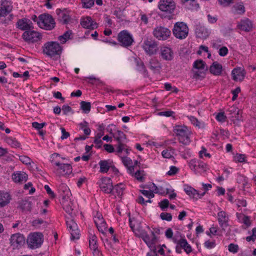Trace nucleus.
Returning <instances> with one entry per match:
<instances>
[{"label":"nucleus","mask_w":256,"mask_h":256,"mask_svg":"<svg viewBox=\"0 0 256 256\" xmlns=\"http://www.w3.org/2000/svg\"><path fill=\"white\" fill-rule=\"evenodd\" d=\"M149 68L155 73H160L162 66L160 61L156 58H152L149 61Z\"/></svg>","instance_id":"a878e982"},{"label":"nucleus","mask_w":256,"mask_h":256,"mask_svg":"<svg viewBox=\"0 0 256 256\" xmlns=\"http://www.w3.org/2000/svg\"><path fill=\"white\" fill-rule=\"evenodd\" d=\"M113 138L117 141L118 144L124 143L126 140V136L123 132L117 130L112 134Z\"/></svg>","instance_id":"473e14b6"},{"label":"nucleus","mask_w":256,"mask_h":256,"mask_svg":"<svg viewBox=\"0 0 256 256\" xmlns=\"http://www.w3.org/2000/svg\"><path fill=\"white\" fill-rule=\"evenodd\" d=\"M129 222L130 226L133 232H134V230H138L140 231L138 228H136V225L138 224V222L134 218H130Z\"/></svg>","instance_id":"603ef678"},{"label":"nucleus","mask_w":256,"mask_h":256,"mask_svg":"<svg viewBox=\"0 0 256 256\" xmlns=\"http://www.w3.org/2000/svg\"><path fill=\"white\" fill-rule=\"evenodd\" d=\"M58 192L60 196L62 198L61 200H64L65 199H68L70 192V189L64 184H62L58 188Z\"/></svg>","instance_id":"7c9ffc66"},{"label":"nucleus","mask_w":256,"mask_h":256,"mask_svg":"<svg viewBox=\"0 0 256 256\" xmlns=\"http://www.w3.org/2000/svg\"><path fill=\"white\" fill-rule=\"evenodd\" d=\"M191 122L195 126L198 128H200V122L196 118L193 116H190L188 117Z\"/></svg>","instance_id":"052dcab7"},{"label":"nucleus","mask_w":256,"mask_h":256,"mask_svg":"<svg viewBox=\"0 0 256 256\" xmlns=\"http://www.w3.org/2000/svg\"><path fill=\"white\" fill-rule=\"evenodd\" d=\"M252 234L246 237V240L247 242H254L256 240V228H252Z\"/></svg>","instance_id":"09e8293b"},{"label":"nucleus","mask_w":256,"mask_h":256,"mask_svg":"<svg viewBox=\"0 0 256 256\" xmlns=\"http://www.w3.org/2000/svg\"><path fill=\"white\" fill-rule=\"evenodd\" d=\"M11 246L14 248H19L25 243V238L23 235L20 234H16L12 236L10 239Z\"/></svg>","instance_id":"f3484780"},{"label":"nucleus","mask_w":256,"mask_h":256,"mask_svg":"<svg viewBox=\"0 0 256 256\" xmlns=\"http://www.w3.org/2000/svg\"><path fill=\"white\" fill-rule=\"evenodd\" d=\"M159 206L162 210H164L169 206V201L167 199H164L159 203Z\"/></svg>","instance_id":"680f3d73"},{"label":"nucleus","mask_w":256,"mask_h":256,"mask_svg":"<svg viewBox=\"0 0 256 256\" xmlns=\"http://www.w3.org/2000/svg\"><path fill=\"white\" fill-rule=\"evenodd\" d=\"M142 48L148 54L152 55L156 54L157 52L158 44L154 40L146 38L144 41Z\"/></svg>","instance_id":"f8f14e48"},{"label":"nucleus","mask_w":256,"mask_h":256,"mask_svg":"<svg viewBox=\"0 0 256 256\" xmlns=\"http://www.w3.org/2000/svg\"><path fill=\"white\" fill-rule=\"evenodd\" d=\"M195 32L196 36L202 39L206 38L210 34L208 30L200 24L196 26Z\"/></svg>","instance_id":"4be33fe9"},{"label":"nucleus","mask_w":256,"mask_h":256,"mask_svg":"<svg viewBox=\"0 0 256 256\" xmlns=\"http://www.w3.org/2000/svg\"><path fill=\"white\" fill-rule=\"evenodd\" d=\"M228 250L232 253H236L238 252V246L237 244H230L228 246Z\"/></svg>","instance_id":"bf43d9fd"},{"label":"nucleus","mask_w":256,"mask_h":256,"mask_svg":"<svg viewBox=\"0 0 256 256\" xmlns=\"http://www.w3.org/2000/svg\"><path fill=\"white\" fill-rule=\"evenodd\" d=\"M28 175L24 172H18L12 175V179L16 182H23L27 180Z\"/></svg>","instance_id":"c756f323"},{"label":"nucleus","mask_w":256,"mask_h":256,"mask_svg":"<svg viewBox=\"0 0 256 256\" xmlns=\"http://www.w3.org/2000/svg\"><path fill=\"white\" fill-rule=\"evenodd\" d=\"M82 2L84 8H89L94 6V0H82Z\"/></svg>","instance_id":"a18cd8bd"},{"label":"nucleus","mask_w":256,"mask_h":256,"mask_svg":"<svg viewBox=\"0 0 256 256\" xmlns=\"http://www.w3.org/2000/svg\"><path fill=\"white\" fill-rule=\"evenodd\" d=\"M188 28L184 22H177L174 26L172 32L174 36L180 40L186 38L188 34Z\"/></svg>","instance_id":"20e7f679"},{"label":"nucleus","mask_w":256,"mask_h":256,"mask_svg":"<svg viewBox=\"0 0 256 256\" xmlns=\"http://www.w3.org/2000/svg\"><path fill=\"white\" fill-rule=\"evenodd\" d=\"M178 244L187 254H189L192 251L190 246L184 238L180 239L178 240Z\"/></svg>","instance_id":"72a5a7b5"},{"label":"nucleus","mask_w":256,"mask_h":256,"mask_svg":"<svg viewBox=\"0 0 256 256\" xmlns=\"http://www.w3.org/2000/svg\"><path fill=\"white\" fill-rule=\"evenodd\" d=\"M80 104L82 110L84 113L88 114L90 112L91 108L90 102L82 101Z\"/></svg>","instance_id":"a19ab883"},{"label":"nucleus","mask_w":256,"mask_h":256,"mask_svg":"<svg viewBox=\"0 0 256 256\" xmlns=\"http://www.w3.org/2000/svg\"><path fill=\"white\" fill-rule=\"evenodd\" d=\"M99 165L100 166V172L102 173L107 172L111 168V164L108 160H100L99 162Z\"/></svg>","instance_id":"c9c22d12"},{"label":"nucleus","mask_w":256,"mask_h":256,"mask_svg":"<svg viewBox=\"0 0 256 256\" xmlns=\"http://www.w3.org/2000/svg\"><path fill=\"white\" fill-rule=\"evenodd\" d=\"M137 68L139 71L141 72L144 74H148V71L146 68L144 64L142 62L138 63Z\"/></svg>","instance_id":"864d4df0"},{"label":"nucleus","mask_w":256,"mask_h":256,"mask_svg":"<svg viewBox=\"0 0 256 256\" xmlns=\"http://www.w3.org/2000/svg\"><path fill=\"white\" fill-rule=\"evenodd\" d=\"M204 246L207 248H212L216 246V243L214 241L206 240L204 243Z\"/></svg>","instance_id":"338daca9"},{"label":"nucleus","mask_w":256,"mask_h":256,"mask_svg":"<svg viewBox=\"0 0 256 256\" xmlns=\"http://www.w3.org/2000/svg\"><path fill=\"white\" fill-rule=\"evenodd\" d=\"M80 24L83 28L88 29L94 30L98 27L97 24L94 22L90 16L82 18Z\"/></svg>","instance_id":"b1692460"},{"label":"nucleus","mask_w":256,"mask_h":256,"mask_svg":"<svg viewBox=\"0 0 256 256\" xmlns=\"http://www.w3.org/2000/svg\"><path fill=\"white\" fill-rule=\"evenodd\" d=\"M218 220L220 226L223 229L228 226V218L225 212L220 211L218 212Z\"/></svg>","instance_id":"bb28decb"},{"label":"nucleus","mask_w":256,"mask_h":256,"mask_svg":"<svg viewBox=\"0 0 256 256\" xmlns=\"http://www.w3.org/2000/svg\"><path fill=\"white\" fill-rule=\"evenodd\" d=\"M54 172L59 176L69 175L72 172V167L70 164H61L60 162H55Z\"/></svg>","instance_id":"423d86ee"},{"label":"nucleus","mask_w":256,"mask_h":256,"mask_svg":"<svg viewBox=\"0 0 256 256\" xmlns=\"http://www.w3.org/2000/svg\"><path fill=\"white\" fill-rule=\"evenodd\" d=\"M216 118L218 122H223L226 120V116L224 115V112H219L216 114Z\"/></svg>","instance_id":"4d7b16f0"},{"label":"nucleus","mask_w":256,"mask_h":256,"mask_svg":"<svg viewBox=\"0 0 256 256\" xmlns=\"http://www.w3.org/2000/svg\"><path fill=\"white\" fill-rule=\"evenodd\" d=\"M58 15L60 20L64 24H67L70 20L69 15L64 12H60Z\"/></svg>","instance_id":"ea45409f"},{"label":"nucleus","mask_w":256,"mask_h":256,"mask_svg":"<svg viewBox=\"0 0 256 256\" xmlns=\"http://www.w3.org/2000/svg\"><path fill=\"white\" fill-rule=\"evenodd\" d=\"M72 34L71 30L66 32L62 35L60 36L58 38V40L62 44H64L68 40L70 39V36Z\"/></svg>","instance_id":"e433bc0d"},{"label":"nucleus","mask_w":256,"mask_h":256,"mask_svg":"<svg viewBox=\"0 0 256 256\" xmlns=\"http://www.w3.org/2000/svg\"><path fill=\"white\" fill-rule=\"evenodd\" d=\"M12 10V3L8 0L0 1V18L5 17L10 14Z\"/></svg>","instance_id":"2eb2a0df"},{"label":"nucleus","mask_w":256,"mask_h":256,"mask_svg":"<svg viewBox=\"0 0 256 256\" xmlns=\"http://www.w3.org/2000/svg\"><path fill=\"white\" fill-rule=\"evenodd\" d=\"M22 38L28 43H34L40 41L42 38V35L38 32L28 30L23 33Z\"/></svg>","instance_id":"9d476101"},{"label":"nucleus","mask_w":256,"mask_h":256,"mask_svg":"<svg viewBox=\"0 0 256 256\" xmlns=\"http://www.w3.org/2000/svg\"><path fill=\"white\" fill-rule=\"evenodd\" d=\"M6 142L12 147L19 148L20 146V143L15 138L12 137H8L6 138Z\"/></svg>","instance_id":"58836bf2"},{"label":"nucleus","mask_w":256,"mask_h":256,"mask_svg":"<svg viewBox=\"0 0 256 256\" xmlns=\"http://www.w3.org/2000/svg\"><path fill=\"white\" fill-rule=\"evenodd\" d=\"M178 170V169L175 166H171L170 170L167 172V174L168 176H174L176 174Z\"/></svg>","instance_id":"774afa93"},{"label":"nucleus","mask_w":256,"mask_h":256,"mask_svg":"<svg viewBox=\"0 0 256 256\" xmlns=\"http://www.w3.org/2000/svg\"><path fill=\"white\" fill-rule=\"evenodd\" d=\"M158 7L162 12L172 14L176 8V4L174 0H160Z\"/></svg>","instance_id":"1a4fd4ad"},{"label":"nucleus","mask_w":256,"mask_h":256,"mask_svg":"<svg viewBox=\"0 0 256 256\" xmlns=\"http://www.w3.org/2000/svg\"><path fill=\"white\" fill-rule=\"evenodd\" d=\"M101 190L106 194H110L113 191L112 180L108 177L102 178L98 182Z\"/></svg>","instance_id":"ddd939ff"},{"label":"nucleus","mask_w":256,"mask_h":256,"mask_svg":"<svg viewBox=\"0 0 256 256\" xmlns=\"http://www.w3.org/2000/svg\"><path fill=\"white\" fill-rule=\"evenodd\" d=\"M38 26L46 30H52L55 26V22L52 16L49 14H42L39 16Z\"/></svg>","instance_id":"7ed1b4c3"},{"label":"nucleus","mask_w":256,"mask_h":256,"mask_svg":"<svg viewBox=\"0 0 256 256\" xmlns=\"http://www.w3.org/2000/svg\"><path fill=\"white\" fill-rule=\"evenodd\" d=\"M62 50V46L56 42H47L42 46L43 53L50 57L60 55Z\"/></svg>","instance_id":"f257e3e1"},{"label":"nucleus","mask_w":256,"mask_h":256,"mask_svg":"<svg viewBox=\"0 0 256 256\" xmlns=\"http://www.w3.org/2000/svg\"><path fill=\"white\" fill-rule=\"evenodd\" d=\"M174 132L178 136L180 142L184 144H188L190 142V133L186 126H176L174 128Z\"/></svg>","instance_id":"f03ea898"},{"label":"nucleus","mask_w":256,"mask_h":256,"mask_svg":"<svg viewBox=\"0 0 256 256\" xmlns=\"http://www.w3.org/2000/svg\"><path fill=\"white\" fill-rule=\"evenodd\" d=\"M140 232V237L145 242L149 248H152L157 242L156 236H150L144 230H141Z\"/></svg>","instance_id":"dca6fc26"},{"label":"nucleus","mask_w":256,"mask_h":256,"mask_svg":"<svg viewBox=\"0 0 256 256\" xmlns=\"http://www.w3.org/2000/svg\"><path fill=\"white\" fill-rule=\"evenodd\" d=\"M124 189V186L122 183L113 186V190H115L118 196H122Z\"/></svg>","instance_id":"79ce46f5"},{"label":"nucleus","mask_w":256,"mask_h":256,"mask_svg":"<svg viewBox=\"0 0 256 256\" xmlns=\"http://www.w3.org/2000/svg\"><path fill=\"white\" fill-rule=\"evenodd\" d=\"M140 192L146 197L149 199H151L154 196L153 192L146 190H140Z\"/></svg>","instance_id":"8fccbe9b"},{"label":"nucleus","mask_w":256,"mask_h":256,"mask_svg":"<svg viewBox=\"0 0 256 256\" xmlns=\"http://www.w3.org/2000/svg\"><path fill=\"white\" fill-rule=\"evenodd\" d=\"M20 160L26 164H30L31 163V159L27 156H20Z\"/></svg>","instance_id":"e2e57ef3"},{"label":"nucleus","mask_w":256,"mask_h":256,"mask_svg":"<svg viewBox=\"0 0 256 256\" xmlns=\"http://www.w3.org/2000/svg\"><path fill=\"white\" fill-rule=\"evenodd\" d=\"M12 199L10 194L6 192H0V208L8 205Z\"/></svg>","instance_id":"cd10ccee"},{"label":"nucleus","mask_w":256,"mask_h":256,"mask_svg":"<svg viewBox=\"0 0 256 256\" xmlns=\"http://www.w3.org/2000/svg\"><path fill=\"white\" fill-rule=\"evenodd\" d=\"M230 118H234L237 121L242 120L241 110L235 106H232L226 110Z\"/></svg>","instance_id":"412c9836"},{"label":"nucleus","mask_w":256,"mask_h":256,"mask_svg":"<svg viewBox=\"0 0 256 256\" xmlns=\"http://www.w3.org/2000/svg\"><path fill=\"white\" fill-rule=\"evenodd\" d=\"M89 246L91 250L98 248L97 238L94 234H91L90 236Z\"/></svg>","instance_id":"4c0bfd02"},{"label":"nucleus","mask_w":256,"mask_h":256,"mask_svg":"<svg viewBox=\"0 0 256 256\" xmlns=\"http://www.w3.org/2000/svg\"><path fill=\"white\" fill-rule=\"evenodd\" d=\"M160 217L162 220L168 222L171 221L172 220V216L170 213L162 212L160 214Z\"/></svg>","instance_id":"5fc2aeb1"},{"label":"nucleus","mask_w":256,"mask_h":256,"mask_svg":"<svg viewBox=\"0 0 256 256\" xmlns=\"http://www.w3.org/2000/svg\"><path fill=\"white\" fill-rule=\"evenodd\" d=\"M245 75V70L240 67L234 68L232 72V79L235 81H242Z\"/></svg>","instance_id":"aec40b11"},{"label":"nucleus","mask_w":256,"mask_h":256,"mask_svg":"<svg viewBox=\"0 0 256 256\" xmlns=\"http://www.w3.org/2000/svg\"><path fill=\"white\" fill-rule=\"evenodd\" d=\"M98 231L104 234L107 228L106 224L104 220L103 219L100 222H98V224H96Z\"/></svg>","instance_id":"37998d69"},{"label":"nucleus","mask_w":256,"mask_h":256,"mask_svg":"<svg viewBox=\"0 0 256 256\" xmlns=\"http://www.w3.org/2000/svg\"><path fill=\"white\" fill-rule=\"evenodd\" d=\"M144 171L138 170L134 174V176L138 180L142 182L144 180Z\"/></svg>","instance_id":"de8ad7c7"},{"label":"nucleus","mask_w":256,"mask_h":256,"mask_svg":"<svg viewBox=\"0 0 256 256\" xmlns=\"http://www.w3.org/2000/svg\"><path fill=\"white\" fill-rule=\"evenodd\" d=\"M153 34L158 40H166L170 36L171 32L168 28L160 26L154 29Z\"/></svg>","instance_id":"9b49d317"},{"label":"nucleus","mask_w":256,"mask_h":256,"mask_svg":"<svg viewBox=\"0 0 256 256\" xmlns=\"http://www.w3.org/2000/svg\"><path fill=\"white\" fill-rule=\"evenodd\" d=\"M118 41L124 47L130 46L134 42L132 36L126 30L120 32L118 36Z\"/></svg>","instance_id":"6e6552de"},{"label":"nucleus","mask_w":256,"mask_h":256,"mask_svg":"<svg viewBox=\"0 0 256 256\" xmlns=\"http://www.w3.org/2000/svg\"><path fill=\"white\" fill-rule=\"evenodd\" d=\"M16 26L18 28L22 30L28 31L34 28L32 22L26 18L19 19L16 22Z\"/></svg>","instance_id":"a211bd4d"},{"label":"nucleus","mask_w":256,"mask_h":256,"mask_svg":"<svg viewBox=\"0 0 256 256\" xmlns=\"http://www.w3.org/2000/svg\"><path fill=\"white\" fill-rule=\"evenodd\" d=\"M61 203L66 212L70 214V217L72 218L74 216L73 202L69 198L68 199L61 200Z\"/></svg>","instance_id":"393cba45"},{"label":"nucleus","mask_w":256,"mask_h":256,"mask_svg":"<svg viewBox=\"0 0 256 256\" xmlns=\"http://www.w3.org/2000/svg\"><path fill=\"white\" fill-rule=\"evenodd\" d=\"M20 208L23 211H30L32 208V203L26 200H22L18 202Z\"/></svg>","instance_id":"f704fd0d"},{"label":"nucleus","mask_w":256,"mask_h":256,"mask_svg":"<svg viewBox=\"0 0 256 256\" xmlns=\"http://www.w3.org/2000/svg\"><path fill=\"white\" fill-rule=\"evenodd\" d=\"M58 158H61L60 154L58 153L55 152L51 155L50 160L52 164L54 165L55 162H60L57 160Z\"/></svg>","instance_id":"13d9d810"},{"label":"nucleus","mask_w":256,"mask_h":256,"mask_svg":"<svg viewBox=\"0 0 256 256\" xmlns=\"http://www.w3.org/2000/svg\"><path fill=\"white\" fill-rule=\"evenodd\" d=\"M184 190L186 193L190 198L196 199L201 198L206 194V192H204L202 194H200L196 190L191 186H187Z\"/></svg>","instance_id":"c85d7f7f"},{"label":"nucleus","mask_w":256,"mask_h":256,"mask_svg":"<svg viewBox=\"0 0 256 256\" xmlns=\"http://www.w3.org/2000/svg\"><path fill=\"white\" fill-rule=\"evenodd\" d=\"M188 166L195 174L205 172L207 168L206 164L196 159L190 160L188 162Z\"/></svg>","instance_id":"0eeeda50"},{"label":"nucleus","mask_w":256,"mask_h":256,"mask_svg":"<svg viewBox=\"0 0 256 256\" xmlns=\"http://www.w3.org/2000/svg\"><path fill=\"white\" fill-rule=\"evenodd\" d=\"M122 161L126 167L132 164V160L127 156L122 157Z\"/></svg>","instance_id":"0e129e2a"},{"label":"nucleus","mask_w":256,"mask_h":256,"mask_svg":"<svg viewBox=\"0 0 256 256\" xmlns=\"http://www.w3.org/2000/svg\"><path fill=\"white\" fill-rule=\"evenodd\" d=\"M246 156L244 154H236L234 156V160L236 162H243L246 161Z\"/></svg>","instance_id":"3c124183"},{"label":"nucleus","mask_w":256,"mask_h":256,"mask_svg":"<svg viewBox=\"0 0 256 256\" xmlns=\"http://www.w3.org/2000/svg\"><path fill=\"white\" fill-rule=\"evenodd\" d=\"M66 225L71 234V240L78 239L80 238V230L78 229L77 224L73 219L70 218V220H66Z\"/></svg>","instance_id":"4468645a"},{"label":"nucleus","mask_w":256,"mask_h":256,"mask_svg":"<svg viewBox=\"0 0 256 256\" xmlns=\"http://www.w3.org/2000/svg\"><path fill=\"white\" fill-rule=\"evenodd\" d=\"M43 242V235L40 232H34L29 235L27 243L28 247L35 249L41 246Z\"/></svg>","instance_id":"39448f33"},{"label":"nucleus","mask_w":256,"mask_h":256,"mask_svg":"<svg viewBox=\"0 0 256 256\" xmlns=\"http://www.w3.org/2000/svg\"><path fill=\"white\" fill-rule=\"evenodd\" d=\"M222 65L217 62H214L210 68V72L214 76H220L222 74Z\"/></svg>","instance_id":"2f4dec72"},{"label":"nucleus","mask_w":256,"mask_h":256,"mask_svg":"<svg viewBox=\"0 0 256 256\" xmlns=\"http://www.w3.org/2000/svg\"><path fill=\"white\" fill-rule=\"evenodd\" d=\"M159 54L162 60L166 61L172 60L174 58L172 50L170 48L167 46L162 47Z\"/></svg>","instance_id":"6ab92c4d"},{"label":"nucleus","mask_w":256,"mask_h":256,"mask_svg":"<svg viewBox=\"0 0 256 256\" xmlns=\"http://www.w3.org/2000/svg\"><path fill=\"white\" fill-rule=\"evenodd\" d=\"M205 66L204 62L201 60H196L194 64V67L199 70H204Z\"/></svg>","instance_id":"c03bdc74"},{"label":"nucleus","mask_w":256,"mask_h":256,"mask_svg":"<svg viewBox=\"0 0 256 256\" xmlns=\"http://www.w3.org/2000/svg\"><path fill=\"white\" fill-rule=\"evenodd\" d=\"M235 11L237 14H242L245 12V9L244 5L242 4H237L234 6Z\"/></svg>","instance_id":"49530a36"},{"label":"nucleus","mask_w":256,"mask_h":256,"mask_svg":"<svg viewBox=\"0 0 256 256\" xmlns=\"http://www.w3.org/2000/svg\"><path fill=\"white\" fill-rule=\"evenodd\" d=\"M154 187L155 188L154 190V192L156 194H168V189L166 190V192H165L164 190H163L162 188V186L158 187L156 186V185L153 184Z\"/></svg>","instance_id":"6e6d98bb"},{"label":"nucleus","mask_w":256,"mask_h":256,"mask_svg":"<svg viewBox=\"0 0 256 256\" xmlns=\"http://www.w3.org/2000/svg\"><path fill=\"white\" fill-rule=\"evenodd\" d=\"M238 28L244 32H250L252 30V23L248 18L242 20L238 24Z\"/></svg>","instance_id":"5701e85b"},{"label":"nucleus","mask_w":256,"mask_h":256,"mask_svg":"<svg viewBox=\"0 0 256 256\" xmlns=\"http://www.w3.org/2000/svg\"><path fill=\"white\" fill-rule=\"evenodd\" d=\"M150 232L152 236H156V234H160V229L159 228H153L152 230L150 229L149 226H146Z\"/></svg>","instance_id":"69168bd1"}]
</instances>
